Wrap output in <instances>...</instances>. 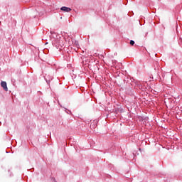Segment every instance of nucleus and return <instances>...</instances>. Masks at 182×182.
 <instances>
[{"mask_svg":"<svg viewBox=\"0 0 182 182\" xmlns=\"http://www.w3.org/2000/svg\"><path fill=\"white\" fill-rule=\"evenodd\" d=\"M130 45H132V46H133V45H134V41L131 40Z\"/></svg>","mask_w":182,"mask_h":182,"instance_id":"nucleus-3","label":"nucleus"},{"mask_svg":"<svg viewBox=\"0 0 182 182\" xmlns=\"http://www.w3.org/2000/svg\"><path fill=\"white\" fill-rule=\"evenodd\" d=\"M60 11H63L64 12H70V11H72V9L66 6H63L60 8Z\"/></svg>","mask_w":182,"mask_h":182,"instance_id":"nucleus-2","label":"nucleus"},{"mask_svg":"<svg viewBox=\"0 0 182 182\" xmlns=\"http://www.w3.org/2000/svg\"><path fill=\"white\" fill-rule=\"evenodd\" d=\"M1 87H3L4 90H5L6 92H8V86L6 85V82L2 81L1 82Z\"/></svg>","mask_w":182,"mask_h":182,"instance_id":"nucleus-1","label":"nucleus"}]
</instances>
